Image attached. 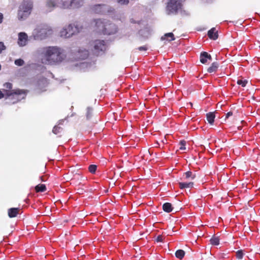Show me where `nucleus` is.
Returning <instances> with one entry per match:
<instances>
[{
	"label": "nucleus",
	"mask_w": 260,
	"mask_h": 260,
	"mask_svg": "<svg viewBox=\"0 0 260 260\" xmlns=\"http://www.w3.org/2000/svg\"><path fill=\"white\" fill-rule=\"evenodd\" d=\"M43 62L54 64L61 62L65 58L61 49L57 47H48L44 49Z\"/></svg>",
	"instance_id": "nucleus-1"
},
{
	"label": "nucleus",
	"mask_w": 260,
	"mask_h": 260,
	"mask_svg": "<svg viewBox=\"0 0 260 260\" xmlns=\"http://www.w3.org/2000/svg\"><path fill=\"white\" fill-rule=\"evenodd\" d=\"M27 91L24 89H15L6 93V99L12 104L18 103L25 98Z\"/></svg>",
	"instance_id": "nucleus-2"
},
{
	"label": "nucleus",
	"mask_w": 260,
	"mask_h": 260,
	"mask_svg": "<svg viewBox=\"0 0 260 260\" xmlns=\"http://www.w3.org/2000/svg\"><path fill=\"white\" fill-rule=\"evenodd\" d=\"M82 28V26L78 23L69 24L67 27L63 28L60 31V36L66 38H70L73 35L79 32Z\"/></svg>",
	"instance_id": "nucleus-3"
},
{
	"label": "nucleus",
	"mask_w": 260,
	"mask_h": 260,
	"mask_svg": "<svg viewBox=\"0 0 260 260\" xmlns=\"http://www.w3.org/2000/svg\"><path fill=\"white\" fill-rule=\"evenodd\" d=\"M98 24L102 25V28L100 29L101 33L104 35H110L115 34L117 31L116 26L109 21L100 20L98 22Z\"/></svg>",
	"instance_id": "nucleus-4"
},
{
	"label": "nucleus",
	"mask_w": 260,
	"mask_h": 260,
	"mask_svg": "<svg viewBox=\"0 0 260 260\" xmlns=\"http://www.w3.org/2000/svg\"><path fill=\"white\" fill-rule=\"evenodd\" d=\"M93 52L96 55H99L100 53H104L106 49V45L104 40H95L93 43Z\"/></svg>",
	"instance_id": "nucleus-5"
},
{
	"label": "nucleus",
	"mask_w": 260,
	"mask_h": 260,
	"mask_svg": "<svg viewBox=\"0 0 260 260\" xmlns=\"http://www.w3.org/2000/svg\"><path fill=\"white\" fill-rule=\"evenodd\" d=\"M181 3L180 0H170L167 6V9L169 14L177 13L178 10L181 8Z\"/></svg>",
	"instance_id": "nucleus-6"
},
{
	"label": "nucleus",
	"mask_w": 260,
	"mask_h": 260,
	"mask_svg": "<svg viewBox=\"0 0 260 260\" xmlns=\"http://www.w3.org/2000/svg\"><path fill=\"white\" fill-rule=\"evenodd\" d=\"M64 8H69L73 6L78 8L83 4V0H61Z\"/></svg>",
	"instance_id": "nucleus-7"
},
{
	"label": "nucleus",
	"mask_w": 260,
	"mask_h": 260,
	"mask_svg": "<svg viewBox=\"0 0 260 260\" xmlns=\"http://www.w3.org/2000/svg\"><path fill=\"white\" fill-rule=\"evenodd\" d=\"M33 7L32 2L30 0H23L19 9L25 13L30 14Z\"/></svg>",
	"instance_id": "nucleus-8"
},
{
	"label": "nucleus",
	"mask_w": 260,
	"mask_h": 260,
	"mask_svg": "<svg viewBox=\"0 0 260 260\" xmlns=\"http://www.w3.org/2000/svg\"><path fill=\"white\" fill-rule=\"evenodd\" d=\"M18 43L20 46H24L26 45L27 40V36L25 32H20L18 35Z\"/></svg>",
	"instance_id": "nucleus-9"
},
{
	"label": "nucleus",
	"mask_w": 260,
	"mask_h": 260,
	"mask_svg": "<svg viewBox=\"0 0 260 260\" xmlns=\"http://www.w3.org/2000/svg\"><path fill=\"white\" fill-rule=\"evenodd\" d=\"M200 60L201 63L205 64L208 60H212V57L207 52H203L200 54Z\"/></svg>",
	"instance_id": "nucleus-10"
},
{
	"label": "nucleus",
	"mask_w": 260,
	"mask_h": 260,
	"mask_svg": "<svg viewBox=\"0 0 260 260\" xmlns=\"http://www.w3.org/2000/svg\"><path fill=\"white\" fill-rule=\"evenodd\" d=\"M208 36L210 39L216 40L218 37V31L213 27L208 31Z\"/></svg>",
	"instance_id": "nucleus-11"
},
{
	"label": "nucleus",
	"mask_w": 260,
	"mask_h": 260,
	"mask_svg": "<svg viewBox=\"0 0 260 260\" xmlns=\"http://www.w3.org/2000/svg\"><path fill=\"white\" fill-rule=\"evenodd\" d=\"M20 209L19 208H11L8 209V214L10 218H13L17 216L19 213Z\"/></svg>",
	"instance_id": "nucleus-12"
},
{
	"label": "nucleus",
	"mask_w": 260,
	"mask_h": 260,
	"mask_svg": "<svg viewBox=\"0 0 260 260\" xmlns=\"http://www.w3.org/2000/svg\"><path fill=\"white\" fill-rule=\"evenodd\" d=\"M161 40H167L169 42L174 41L175 38L174 34L172 32H169L165 34L163 36L161 37Z\"/></svg>",
	"instance_id": "nucleus-13"
},
{
	"label": "nucleus",
	"mask_w": 260,
	"mask_h": 260,
	"mask_svg": "<svg viewBox=\"0 0 260 260\" xmlns=\"http://www.w3.org/2000/svg\"><path fill=\"white\" fill-rule=\"evenodd\" d=\"M196 177L195 174L191 171H187L183 173V178L186 180H193Z\"/></svg>",
	"instance_id": "nucleus-14"
},
{
	"label": "nucleus",
	"mask_w": 260,
	"mask_h": 260,
	"mask_svg": "<svg viewBox=\"0 0 260 260\" xmlns=\"http://www.w3.org/2000/svg\"><path fill=\"white\" fill-rule=\"evenodd\" d=\"M218 67L219 64L218 62H214L211 64V66L208 68L207 71L209 73H215L217 71Z\"/></svg>",
	"instance_id": "nucleus-15"
},
{
	"label": "nucleus",
	"mask_w": 260,
	"mask_h": 260,
	"mask_svg": "<svg viewBox=\"0 0 260 260\" xmlns=\"http://www.w3.org/2000/svg\"><path fill=\"white\" fill-rule=\"evenodd\" d=\"M30 14L25 13L20 9H18L17 17L19 20L25 19Z\"/></svg>",
	"instance_id": "nucleus-16"
},
{
	"label": "nucleus",
	"mask_w": 260,
	"mask_h": 260,
	"mask_svg": "<svg viewBox=\"0 0 260 260\" xmlns=\"http://www.w3.org/2000/svg\"><path fill=\"white\" fill-rule=\"evenodd\" d=\"M193 183L192 182H179V187L180 189L188 188L193 187Z\"/></svg>",
	"instance_id": "nucleus-17"
},
{
	"label": "nucleus",
	"mask_w": 260,
	"mask_h": 260,
	"mask_svg": "<svg viewBox=\"0 0 260 260\" xmlns=\"http://www.w3.org/2000/svg\"><path fill=\"white\" fill-rule=\"evenodd\" d=\"M207 120L208 122L211 125H212L214 122V119L215 115L213 112H209L206 114Z\"/></svg>",
	"instance_id": "nucleus-18"
},
{
	"label": "nucleus",
	"mask_w": 260,
	"mask_h": 260,
	"mask_svg": "<svg viewBox=\"0 0 260 260\" xmlns=\"http://www.w3.org/2000/svg\"><path fill=\"white\" fill-rule=\"evenodd\" d=\"M162 209L166 212L170 213L173 210V208L171 203H165L162 205Z\"/></svg>",
	"instance_id": "nucleus-19"
},
{
	"label": "nucleus",
	"mask_w": 260,
	"mask_h": 260,
	"mask_svg": "<svg viewBox=\"0 0 260 260\" xmlns=\"http://www.w3.org/2000/svg\"><path fill=\"white\" fill-rule=\"evenodd\" d=\"M3 86L5 88L4 89V91L5 92L6 95L7 91H10L13 90L12 89L13 87V85L12 83L10 82L5 83V84H4Z\"/></svg>",
	"instance_id": "nucleus-20"
},
{
	"label": "nucleus",
	"mask_w": 260,
	"mask_h": 260,
	"mask_svg": "<svg viewBox=\"0 0 260 260\" xmlns=\"http://www.w3.org/2000/svg\"><path fill=\"white\" fill-rule=\"evenodd\" d=\"M185 252L184 250L182 249H179L177 250L175 252V256L177 258L182 259L184 255H185Z\"/></svg>",
	"instance_id": "nucleus-21"
},
{
	"label": "nucleus",
	"mask_w": 260,
	"mask_h": 260,
	"mask_svg": "<svg viewBox=\"0 0 260 260\" xmlns=\"http://www.w3.org/2000/svg\"><path fill=\"white\" fill-rule=\"evenodd\" d=\"M36 191L38 192H44L46 190V187L45 184H38L35 187Z\"/></svg>",
	"instance_id": "nucleus-22"
},
{
	"label": "nucleus",
	"mask_w": 260,
	"mask_h": 260,
	"mask_svg": "<svg viewBox=\"0 0 260 260\" xmlns=\"http://www.w3.org/2000/svg\"><path fill=\"white\" fill-rule=\"evenodd\" d=\"M219 240L218 237L214 236L210 240V244L212 245H218L219 244Z\"/></svg>",
	"instance_id": "nucleus-23"
},
{
	"label": "nucleus",
	"mask_w": 260,
	"mask_h": 260,
	"mask_svg": "<svg viewBox=\"0 0 260 260\" xmlns=\"http://www.w3.org/2000/svg\"><path fill=\"white\" fill-rule=\"evenodd\" d=\"M62 128L60 126H55L52 129V132L54 134L56 135L60 133L62 131Z\"/></svg>",
	"instance_id": "nucleus-24"
},
{
	"label": "nucleus",
	"mask_w": 260,
	"mask_h": 260,
	"mask_svg": "<svg viewBox=\"0 0 260 260\" xmlns=\"http://www.w3.org/2000/svg\"><path fill=\"white\" fill-rule=\"evenodd\" d=\"M186 142L185 140H181L179 142V145H180L179 149L181 150H184L186 149L185 145Z\"/></svg>",
	"instance_id": "nucleus-25"
},
{
	"label": "nucleus",
	"mask_w": 260,
	"mask_h": 260,
	"mask_svg": "<svg viewBox=\"0 0 260 260\" xmlns=\"http://www.w3.org/2000/svg\"><path fill=\"white\" fill-rule=\"evenodd\" d=\"M97 169V166L95 165H91L88 167V170L89 172L92 174L95 173Z\"/></svg>",
	"instance_id": "nucleus-26"
},
{
	"label": "nucleus",
	"mask_w": 260,
	"mask_h": 260,
	"mask_svg": "<svg viewBox=\"0 0 260 260\" xmlns=\"http://www.w3.org/2000/svg\"><path fill=\"white\" fill-rule=\"evenodd\" d=\"M92 114V109L89 107L87 108L86 118L89 119L91 118Z\"/></svg>",
	"instance_id": "nucleus-27"
},
{
	"label": "nucleus",
	"mask_w": 260,
	"mask_h": 260,
	"mask_svg": "<svg viewBox=\"0 0 260 260\" xmlns=\"http://www.w3.org/2000/svg\"><path fill=\"white\" fill-rule=\"evenodd\" d=\"M243 251L242 250H238L236 252V256L238 259H242L243 256Z\"/></svg>",
	"instance_id": "nucleus-28"
},
{
	"label": "nucleus",
	"mask_w": 260,
	"mask_h": 260,
	"mask_svg": "<svg viewBox=\"0 0 260 260\" xmlns=\"http://www.w3.org/2000/svg\"><path fill=\"white\" fill-rule=\"evenodd\" d=\"M24 63V62L22 59H17L15 60V64L18 66H22Z\"/></svg>",
	"instance_id": "nucleus-29"
},
{
	"label": "nucleus",
	"mask_w": 260,
	"mask_h": 260,
	"mask_svg": "<svg viewBox=\"0 0 260 260\" xmlns=\"http://www.w3.org/2000/svg\"><path fill=\"white\" fill-rule=\"evenodd\" d=\"M237 83L238 84L241 85L242 87H245L247 83V81L246 80H238Z\"/></svg>",
	"instance_id": "nucleus-30"
},
{
	"label": "nucleus",
	"mask_w": 260,
	"mask_h": 260,
	"mask_svg": "<svg viewBox=\"0 0 260 260\" xmlns=\"http://www.w3.org/2000/svg\"><path fill=\"white\" fill-rule=\"evenodd\" d=\"M100 20H102L101 19H97V20H95L94 21H95V26L96 27V30L101 33V30H100V28H102V25H99L98 24V22Z\"/></svg>",
	"instance_id": "nucleus-31"
},
{
	"label": "nucleus",
	"mask_w": 260,
	"mask_h": 260,
	"mask_svg": "<svg viewBox=\"0 0 260 260\" xmlns=\"http://www.w3.org/2000/svg\"><path fill=\"white\" fill-rule=\"evenodd\" d=\"M117 2L121 5H126L129 3V0H117Z\"/></svg>",
	"instance_id": "nucleus-32"
},
{
	"label": "nucleus",
	"mask_w": 260,
	"mask_h": 260,
	"mask_svg": "<svg viewBox=\"0 0 260 260\" xmlns=\"http://www.w3.org/2000/svg\"><path fill=\"white\" fill-rule=\"evenodd\" d=\"M47 5L49 7H54L55 6V3L52 1H49L47 2Z\"/></svg>",
	"instance_id": "nucleus-33"
},
{
	"label": "nucleus",
	"mask_w": 260,
	"mask_h": 260,
	"mask_svg": "<svg viewBox=\"0 0 260 260\" xmlns=\"http://www.w3.org/2000/svg\"><path fill=\"white\" fill-rule=\"evenodd\" d=\"M6 49V47L3 42H0V54L2 52L3 50Z\"/></svg>",
	"instance_id": "nucleus-34"
},
{
	"label": "nucleus",
	"mask_w": 260,
	"mask_h": 260,
	"mask_svg": "<svg viewBox=\"0 0 260 260\" xmlns=\"http://www.w3.org/2000/svg\"><path fill=\"white\" fill-rule=\"evenodd\" d=\"M138 49L140 51H146L147 49H148V48L147 47V46L145 45V46H141V47H139Z\"/></svg>",
	"instance_id": "nucleus-35"
},
{
	"label": "nucleus",
	"mask_w": 260,
	"mask_h": 260,
	"mask_svg": "<svg viewBox=\"0 0 260 260\" xmlns=\"http://www.w3.org/2000/svg\"><path fill=\"white\" fill-rule=\"evenodd\" d=\"M156 242H162L163 241V237L162 235H158L156 239Z\"/></svg>",
	"instance_id": "nucleus-36"
},
{
	"label": "nucleus",
	"mask_w": 260,
	"mask_h": 260,
	"mask_svg": "<svg viewBox=\"0 0 260 260\" xmlns=\"http://www.w3.org/2000/svg\"><path fill=\"white\" fill-rule=\"evenodd\" d=\"M233 115V112L232 111H230L229 112H228L226 114V115H225V118H228L229 117L232 116Z\"/></svg>",
	"instance_id": "nucleus-37"
},
{
	"label": "nucleus",
	"mask_w": 260,
	"mask_h": 260,
	"mask_svg": "<svg viewBox=\"0 0 260 260\" xmlns=\"http://www.w3.org/2000/svg\"><path fill=\"white\" fill-rule=\"evenodd\" d=\"M3 14L0 13V23H2L3 20Z\"/></svg>",
	"instance_id": "nucleus-38"
},
{
	"label": "nucleus",
	"mask_w": 260,
	"mask_h": 260,
	"mask_svg": "<svg viewBox=\"0 0 260 260\" xmlns=\"http://www.w3.org/2000/svg\"><path fill=\"white\" fill-rule=\"evenodd\" d=\"M4 93L2 92V91L0 90V99H3L4 97Z\"/></svg>",
	"instance_id": "nucleus-39"
}]
</instances>
